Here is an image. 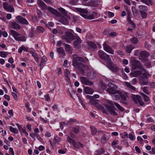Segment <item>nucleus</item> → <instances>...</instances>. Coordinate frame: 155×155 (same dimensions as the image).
I'll return each mask as SVG.
<instances>
[{
    "label": "nucleus",
    "instance_id": "f257e3e1",
    "mask_svg": "<svg viewBox=\"0 0 155 155\" xmlns=\"http://www.w3.org/2000/svg\"><path fill=\"white\" fill-rule=\"evenodd\" d=\"M72 65L76 68L78 69L81 73H84L87 68L86 66L79 62H81L83 63H86L88 62V60H85L81 57H78L76 55H73Z\"/></svg>",
    "mask_w": 155,
    "mask_h": 155
},
{
    "label": "nucleus",
    "instance_id": "f03ea898",
    "mask_svg": "<svg viewBox=\"0 0 155 155\" xmlns=\"http://www.w3.org/2000/svg\"><path fill=\"white\" fill-rule=\"evenodd\" d=\"M137 71L134 72V73L136 76H139L142 75V76L140 78L139 82L141 85H144L148 84V78L150 77L151 74L146 71Z\"/></svg>",
    "mask_w": 155,
    "mask_h": 155
},
{
    "label": "nucleus",
    "instance_id": "7ed1b4c3",
    "mask_svg": "<svg viewBox=\"0 0 155 155\" xmlns=\"http://www.w3.org/2000/svg\"><path fill=\"white\" fill-rule=\"evenodd\" d=\"M108 87L107 89V91L110 94H120V91L116 90L117 89V86L112 83L109 82L107 84Z\"/></svg>",
    "mask_w": 155,
    "mask_h": 155
},
{
    "label": "nucleus",
    "instance_id": "20e7f679",
    "mask_svg": "<svg viewBox=\"0 0 155 155\" xmlns=\"http://www.w3.org/2000/svg\"><path fill=\"white\" fill-rule=\"evenodd\" d=\"M131 62L132 67L134 69H140L144 71H145L143 65L139 61L136 60L133 58H131Z\"/></svg>",
    "mask_w": 155,
    "mask_h": 155
},
{
    "label": "nucleus",
    "instance_id": "39448f33",
    "mask_svg": "<svg viewBox=\"0 0 155 155\" xmlns=\"http://www.w3.org/2000/svg\"><path fill=\"white\" fill-rule=\"evenodd\" d=\"M76 37V36H75L71 32L65 31V34L63 35L62 38L63 40L66 41L67 42L71 43L75 39Z\"/></svg>",
    "mask_w": 155,
    "mask_h": 155
},
{
    "label": "nucleus",
    "instance_id": "423d86ee",
    "mask_svg": "<svg viewBox=\"0 0 155 155\" xmlns=\"http://www.w3.org/2000/svg\"><path fill=\"white\" fill-rule=\"evenodd\" d=\"M11 35L13 37L15 40L18 41H25L26 40L25 37L23 36L19 37L20 34L16 31L11 30L10 31Z\"/></svg>",
    "mask_w": 155,
    "mask_h": 155
},
{
    "label": "nucleus",
    "instance_id": "0eeeda50",
    "mask_svg": "<svg viewBox=\"0 0 155 155\" xmlns=\"http://www.w3.org/2000/svg\"><path fill=\"white\" fill-rule=\"evenodd\" d=\"M105 107L109 111L111 114L115 116L117 115V114L113 109L114 106L111 101L110 100L107 101L106 104H105Z\"/></svg>",
    "mask_w": 155,
    "mask_h": 155
},
{
    "label": "nucleus",
    "instance_id": "6e6552de",
    "mask_svg": "<svg viewBox=\"0 0 155 155\" xmlns=\"http://www.w3.org/2000/svg\"><path fill=\"white\" fill-rule=\"evenodd\" d=\"M141 16L143 18H145L147 17L146 12L148 10L147 7L145 5H140L138 6Z\"/></svg>",
    "mask_w": 155,
    "mask_h": 155
},
{
    "label": "nucleus",
    "instance_id": "1a4fd4ad",
    "mask_svg": "<svg viewBox=\"0 0 155 155\" xmlns=\"http://www.w3.org/2000/svg\"><path fill=\"white\" fill-rule=\"evenodd\" d=\"M98 54L101 59L105 60H107V62L111 59L109 55L101 50L98 51Z\"/></svg>",
    "mask_w": 155,
    "mask_h": 155
},
{
    "label": "nucleus",
    "instance_id": "9d476101",
    "mask_svg": "<svg viewBox=\"0 0 155 155\" xmlns=\"http://www.w3.org/2000/svg\"><path fill=\"white\" fill-rule=\"evenodd\" d=\"M58 19V21L62 24L64 25H68L69 23L68 20L70 19V17L68 15L60 16Z\"/></svg>",
    "mask_w": 155,
    "mask_h": 155
},
{
    "label": "nucleus",
    "instance_id": "9b49d317",
    "mask_svg": "<svg viewBox=\"0 0 155 155\" xmlns=\"http://www.w3.org/2000/svg\"><path fill=\"white\" fill-rule=\"evenodd\" d=\"M107 67L110 68L113 72H116L118 70L117 67L116 65L113 63L111 59L107 62Z\"/></svg>",
    "mask_w": 155,
    "mask_h": 155
},
{
    "label": "nucleus",
    "instance_id": "f8f14e48",
    "mask_svg": "<svg viewBox=\"0 0 155 155\" xmlns=\"http://www.w3.org/2000/svg\"><path fill=\"white\" fill-rule=\"evenodd\" d=\"M132 99L136 103H139L141 106L143 105L144 104V102L142 101V97L139 95L134 96Z\"/></svg>",
    "mask_w": 155,
    "mask_h": 155
},
{
    "label": "nucleus",
    "instance_id": "ddd939ff",
    "mask_svg": "<svg viewBox=\"0 0 155 155\" xmlns=\"http://www.w3.org/2000/svg\"><path fill=\"white\" fill-rule=\"evenodd\" d=\"M76 40L73 42L74 47L75 48L79 49L81 48V44L82 42V40L80 37L78 36H76Z\"/></svg>",
    "mask_w": 155,
    "mask_h": 155
},
{
    "label": "nucleus",
    "instance_id": "4468645a",
    "mask_svg": "<svg viewBox=\"0 0 155 155\" xmlns=\"http://www.w3.org/2000/svg\"><path fill=\"white\" fill-rule=\"evenodd\" d=\"M80 80L81 81L82 84L88 86H90L93 84V83L86 77H81Z\"/></svg>",
    "mask_w": 155,
    "mask_h": 155
},
{
    "label": "nucleus",
    "instance_id": "2eb2a0df",
    "mask_svg": "<svg viewBox=\"0 0 155 155\" xmlns=\"http://www.w3.org/2000/svg\"><path fill=\"white\" fill-rule=\"evenodd\" d=\"M104 49L106 52L112 54H114V50L109 46L107 45L106 42L103 45Z\"/></svg>",
    "mask_w": 155,
    "mask_h": 155
},
{
    "label": "nucleus",
    "instance_id": "dca6fc26",
    "mask_svg": "<svg viewBox=\"0 0 155 155\" xmlns=\"http://www.w3.org/2000/svg\"><path fill=\"white\" fill-rule=\"evenodd\" d=\"M82 16L85 18L88 19H92L97 17V14L95 12H93L91 14H88V15L82 14Z\"/></svg>",
    "mask_w": 155,
    "mask_h": 155
},
{
    "label": "nucleus",
    "instance_id": "f3484780",
    "mask_svg": "<svg viewBox=\"0 0 155 155\" xmlns=\"http://www.w3.org/2000/svg\"><path fill=\"white\" fill-rule=\"evenodd\" d=\"M4 8L9 12H13L14 8L11 5L8 4L7 2H4L3 4Z\"/></svg>",
    "mask_w": 155,
    "mask_h": 155
},
{
    "label": "nucleus",
    "instance_id": "a211bd4d",
    "mask_svg": "<svg viewBox=\"0 0 155 155\" xmlns=\"http://www.w3.org/2000/svg\"><path fill=\"white\" fill-rule=\"evenodd\" d=\"M9 26L13 29H19L21 28V26L15 22H10Z\"/></svg>",
    "mask_w": 155,
    "mask_h": 155
},
{
    "label": "nucleus",
    "instance_id": "6ab92c4d",
    "mask_svg": "<svg viewBox=\"0 0 155 155\" xmlns=\"http://www.w3.org/2000/svg\"><path fill=\"white\" fill-rule=\"evenodd\" d=\"M16 19L19 22L23 24L26 25H28V22L26 19L23 18L22 16H17Z\"/></svg>",
    "mask_w": 155,
    "mask_h": 155
},
{
    "label": "nucleus",
    "instance_id": "aec40b11",
    "mask_svg": "<svg viewBox=\"0 0 155 155\" xmlns=\"http://www.w3.org/2000/svg\"><path fill=\"white\" fill-rule=\"evenodd\" d=\"M37 4L39 7L42 10H45L47 9L46 4L41 0H38Z\"/></svg>",
    "mask_w": 155,
    "mask_h": 155
},
{
    "label": "nucleus",
    "instance_id": "412c9836",
    "mask_svg": "<svg viewBox=\"0 0 155 155\" xmlns=\"http://www.w3.org/2000/svg\"><path fill=\"white\" fill-rule=\"evenodd\" d=\"M48 11L51 13L57 16H60L61 15V14L57 10L53 8L48 7H47V9Z\"/></svg>",
    "mask_w": 155,
    "mask_h": 155
},
{
    "label": "nucleus",
    "instance_id": "4be33fe9",
    "mask_svg": "<svg viewBox=\"0 0 155 155\" xmlns=\"http://www.w3.org/2000/svg\"><path fill=\"white\" fill-rule=\"evenodd\" d=\"M120 95L121 98V100L123 103L124 104H126V103L125 101L127 100V98L126 96V94L125 93H123L121 91H120V93L118 94Z\"/></svg>",
    "mask_w": 155,
    "mask_h": 155
},
{
    "label": "nucleus",
    "instance_id": "5701e85b",
    "mask_svg": "<svg viewBox=\"0 0 155 155\" xmlns=\"http://www.w3.org/2000/svg\"><path fill=\"white\" fill-rule=\"evenodd\" d=\"M57 51L61 57H64L66 55L64 50L62 47L58 48L57 49Z\"/></svg>",
    "mask_w": 155,
    "mask_h": 155
},
{
    "label": "nucleus",
    "instance_id": "b1692460",
    "mask_svg": "<svg viewBox=\"0 0 155 155\" xmlns=\"http://www.w3.org/2000/svg\"><path fill=\"white\" fill-rule=\"evenodd\" d=\"M65 49L66 51L69 54H72V48L70 45L64 44Z\"/></svg>",
    "mask_w": 155,
    "mask_h": 155
},
{
    "label": "nucleus",
    "instance_id": "393cba45",
    "mask_svg": "<svg viewBox=\"0 0 155 155\" xmlns=\"http://www.w3.org/2000/svg\"><path fill=\"white\" fill-rule=\"evenodd\" d=\"M77 10L78 12L81 13V16L82 14L88 15V14L89 13L87 9L78 8H77Z\"/></svg>",
    "mask_w": 155,
    "mask_h": 155
},
{
    "label": "nucleus",
    "instance_id": "a878e982",
    "mask_svg": "<svg viewBox=\"0 0 155 155\" xmlns=\"http://www.w3.org/2000/svg\"><path fill=\"white\" fill-rule=\"evenodd\" d=\"M97 0H91L90 3H88L85 5L86 6H91L94 7H96L98 6Z\"/></svg>",
    "mask_w": 155,
    "mask_h": 155
},
{
    "label": "nucleus",
    "instance_id": "bb28decb",
    "mask_svg": "<svg viewBox=\"0 0 155 155\" xmlns=\"http://www.w3.org/2000/svg\"><path fill=\"white\" fill-rule=\"evenodd\" d=\"M124 83L126 87L128 88L129 89L133 91H136V88L133 86H132L131 84L129 82H124Z\"/></svg>",
    "mask_w": 155,
    "mask_h": 155
},
{
    "label": "nucleus",
    "instance_id": "cd10ccee",
    "mask_svg": "<svg viewBox=\"0 0 155 155\" xmlns=\"http://www.w3.org/2000/svg\"><path fill=\"white\" fill-rule=\"evenodd\" d=\"M84 91L87 94H91L93 93L94 91L90 87H86L84 88Z\"/></svg>",
    "mask_w": 155,
    "mask_h": 155
},
{
    "label": "nucleus",
    "instance_id": "c85d7f7f",
    "mask_svg": "<svg viewBox=\"0 0 155 155\" xmlns=\"http://www.w3.org/2000/svg\"><path fill=\"white\" fill-rule=\"evenodd\" d=\"M149 55V53L146 51H141L140 52V58H143L147 57Z\"/></svg>",
    "mask_w": 155,
    "mask_h": 155
},
{
    "label": "nucleus",
    "instance_id": "c756f323",
    "mask_svg": "<svg viewBox=\"0 0 155 155\" xmlns=\"http://www.w3.org/2000/svg\"><path fill=\"white\" fill-rule=\"evenodd\" d=\"M107 136L106 134H104L102 135L101 138V142L103 144L106 143L108 140Z\"/></svg>",
    "mask_w": 155,
    "mask_h": 155
},
{
    "label": "nucleus",
    "instance_id": "7c9ffc66",
    "mask_svg": "<svg viewBox=\"0 0 155 155\" xmlns=\"http://www.w3.org/2000/svg\"><path fill=\"white\" fill-rule=\"evenodd\" d=\"M134 48V47L132 45H128L126 48V51L127 53H130Z\"/></svg>",
    "mask_w": 155,
    "mask_h": 155
},
{
    "label": "nucleus",
    "instance_id": "2f4dec72",
    "mask_svg": "<svg viewBox=\"0 0 155 155\" xmlns=\"http://www.w3.org/2000/svg\"><path fill=\"white\" fill-rule=\"evenodd\" d=\"M105 150L104 148L103 147H101L98 150H97L96 151L95 153L97 155H101L105 152Z\"/></svg>",
    "mask_w": 155,
    "mask_h": 155
},
{
    "label": "nucleus",
    "instance_id": "473e14b6",
    "mask_svg": "<svg viewBox=\"0 0 155 155\" xmlns=\"http://www.w3.org/2000/svg\"><path fill=\"white\" fill-rule=\"evenodd\" d=\"M81 130V127L79 126H77L73 127V131L76 134L79 133Z\"/></svg>",
    "mask_w": 155,
    "mask_h": 155
},
{
    "label": "nucleus",
    "instance_id": "72a5a7b5",
    "mask_svg": "<svg viewBox=\"0 0 155 155\" xmlns=\"http://www.w3.org/2000/svg\"><path fill=\"white\" fill-rule=\"evenodd\" d=\"M96 108L99 110H101L104 113H107L105 109L101 104L97 105L96 106Z\"/></svg>",
    "mask_w": 155,
    "mask_h": 155
},
{
    "label": "nucleus",
    "instance_id": "f704fd0d",
    "mask_svg": "<svg viewBox=\"0 0 155 155\" xmlns=\"http://www.w3.org/2000/svg\"><path fill=\"white\" fill-rule=\"evenodd\" d=\"M61 140V138L58 136H56L54 137L53 139V143H58Z\"/></svg>",
    "mask_w": 155,
    "mask_h": 155
},
{
    "label": "nucleus",
    "instance_id": "c9c22d12",
    "mask_svg": "<svg viewBox=\"0 0 155 155\" xmlns=\"http://www.w3.org/2000/svg\"><path fill=\"white\" fill-rule=\"evenodd\" d=\"M32 55L34 57L35 61L37 62H38L39 57H38L37 54L35 52H33L32 53Z\"/></svg>",
    "mask_w": 155,
    "mask_h": 155
},
{
    "label": "nucleus",
    "instance_id": "e433bc0d",
    "mask_svg": "<svg viewBox=\"0 0 155 155\" xmlns=\"http://www.w3.org/2000/svg\"><path fill=\"white\" fill-rule=\"evenodd\" d=\"M143 91L148 95H149L150 93L148 90V87H144L142 88Z\"/></svg>",
    "mask_w": 155,
    "mask_h": 155
},
{
    "label": "nucleus",
    "instance_id": "4c0bfd02",
    "mask_svg": "<svg viewBox=\"0 0 155 155\" xmlns=\"http://www.w3.org/2000/svg\"><path fill=\"white\" fill-rule=\"evenodd\" d=\"M87 44L91 47L94 48H97V46L96 44L93 42H87Z\"/></svg>",
    "mask_w": 155,
    "mask_h": 155
},
{
    "label": "nucleus",
    "instance_id": "58836bf2",
    "mask_svg": "<svg viewBox=\"0 0 155 155\" xmlns=\"http://www.w3.org/2000/svg\"><path fill=\"white\" fill-rule=\"evenodd\" d=\"M140 1L143 3H145L147 5H151L152 1L151 0H140Z\"/></svg>",
    "mask_w": 155,
    "mask_h": 155
},
{
    "label": "nucleus",
    "instance_id": "ea45409f",
    "mask_svg": "<svg viewBox=\"0 0 155 155\" xmlns=\"http://www.w3.org/2000/svg\"><path fill=\"white\" fill-rule=\"evenodd\" d=\"M132 12L134 16H136L138 13V12L136 9L135 6H132L131 8Z\"/></svg>",
    "mask_w": 155,
    "mask_h": 155
},
{
    "label": "nucleus",
    "instance_id": "a19ab883",
    "mask_svg": "<svg viewBox=\"0 0 155 155\" xmlns=\"http://www.w3.org/2000/svg\"><path fill=\"white\" fill-rule=\"evenodd\" d=\"M90 128L91 130V134L93 135H95L97 132L96 128L94 127H91Z\"/></svg>",
    "mask_w": 155,
    "mask_h": 155
},
{
    "label": "nucleus",
    "instance_id": "79ce46f5",
    "mask_svg": "<svg viewBox=\"0 0 155 155\" xmlns=\"http://www.w3.org/2000/svg\"><path fill=\"white\" fill-rule=\"evenodd\" d=\"M130 41L131 43L135 44L137 43L138 41L137 38L135 37L132 38Z\"/></svg>",
    "mask_w": 155,
    "mask_h": 155
},
{
    "label": "nucleus",
    "instance_id": "37998d69",
    "mask_svg": "<svg viewBox=\"0 0 155 155\" xmlns=\"http://www.w3.org/2000/svg\"><path fill=\"white\" fill-rule=\"evenodd\" d=\"M8 54V52L0 51V56L3 58H6Z\"/></svg>",
    "mask_w": 155,
    "mask_h": 155
},
{
    "label": "nucleus",
    "instance_id": "c03bdc74",
    "mask_svg": "<svg viewBox=\"0 0 155 155\" xmlns=\"http://www.w3.org/2000/svg\"><path fill=\"white\" fill-rule=\"evenodd\" d=\"M58 10L64 15H67V13L66 12L64 8H58Z\"/></svg>",
    "mask_w": 155,
    "mask_h": 155
},
{
    "label": "nucleus",
    "instance_id": "a18cd8bd",
    "mask_svg": "<svg viewBox=\"0 0 155 155\" xmlns=\"http://www.w3.org/2000/svg\"><path fill=\"white\" fill-rule=\"evenodd\" d=\"M9 129L10 131L13 133L15 134H17L18 133V131L17 129L14 128L12 126L10 127Z\"/></svg>",
    "mask_w": 155,
    "mask_h": 155
},
{
    "label": "nucleus",
    "instance_id": "49530a36",
    "mask_svg": "<svg viewBox=\"0 0 155 155\" xmlns=\"http://www.w3.org/2000/svg\"><path fill=\"white\" fill-rule=\"evenodd\" d=\"M47 61V59L46 57L45 56H43L41 59V62L40 65H41L45 62L46 61Z\"/></svg>",
    "mask_w": 155,
    "mask_h": 155
},
{
    "label": "nucleus",
    "instance_id": "de8ad7c7",
    "mask_svg": "<svg viewBox=\"0 0 155 155\" xmlns=\"http://www.w3.org/2000/svg\"><path fill=\"white\" fill-rule=\"evenodd\" d=\"M67 141L69 142L70 144H72L74 142V140L68 136H67Z\"/></svg>",
    "mask_w": 155,
    "mask_h": 155
},
{
    "label": "nucleus",
    "instance_id": "09e8293b",
    "mask_svg": "<svg viewBox=\"0 0 155 155\" xmlns=\"http://www.w3.org/2000/svg\"><path fill=\"white\" fill-rule=\"evenodd\" d=\"M114 104L116 107L119 110L121 111H123L124 110V109L121 107L119 104L117 103H115Z\"/></svg>",
    "mask_w": 155,
    "mask_h": 155
},
{
    "label": "nucleus",
    "instance_id": "8fccbe9b",
    "mask_svg": "<svg viewBox=\"0 0 155 155\" xmlns=\"http://www.w3.org/2000/svg\"><path fill=\"white\" fill-rule=\"evenodd\" d=\"M38 31L39 33H43L44 31V29L41 26H38L37 27Z\"/></svg>",
    "mask_w": 155,
    "mask_h": 155
},
{
    "label": "nucleus",
    "instance_id": "3c124183",
    "mask_svg": "<svg viewBox=\"0 0 155 155\" xmlns=\"http://www.w3.org/2000/svg\"><path fill=\"white\" fill-rule=\"evenodd\" d=\"M72 144L73 145L74 147L76 149H78L79 148V147L78 142L77 143L75 140H74V143H72Z\"/></svg>",
    "mask_w": 155,
    "mask_h": 155
},
{
    "label": "nucleus",
    "instance_id": "603ef678",
    "mask_svg": "<svg viewBox=\"0 0 155 155\" xmlns=\"http://www.w3.org/2000/svg\"><path fill=\"white\" fill-rule=\"evenodd\" d=\"M25 107L27 109L28 112H30L31 111V108L29 107V104L28 103H27L25 104Z\"/></svg>",
    "mask_w": 155,
    "mask_h": 155
},
{
    "label": "nucleus",
    "instance_id": "864d4df0",
    "mask_svg": "<svg viewBox=\"0 0 155 155\" xmlns=\"http://www.w3.org/2000/svg\"><path fill=\"white\" fill-rule=\"evenodd\" d=\"M141 51H140L139 50H137L135 51L134 53V55L136 56H140V52Z\"/></svg>",
    "mask_w": 155,
    "mask_h": 155
},
{
    "label": "nucleus",
    "instance_id": "5fc2aeb1",
    "mask_svg": "<svg viewBox=\"0 0 155 155\" xmlns=\"http://www.w3.org/2000/svg\"><path fill=\"white\" fill-rule=\"evenodd\" d=\"M36 137L39 141L41 142H43L44 141L41 138L40 135L38 134L36 135Z\"/></svg>",
    "mask_w": 155,
    "mask_h": 155
},
{
    "label": "nucleus",
    "instance_id": "6e6d98bb",
    "mask_svg": "<svg viewBox=\"0 0 155 155\" xmlns=\"http://www.w3.org/2000/svg\"><path fill=\"white\" fill-rule=\"evenodd\" d=\"M21 130L22 132L25 134V136L26 137L28 136V133L26 131L25 128L24 127V128H22L21 129Z\"/></svg>",
    "mask_w": 155,
    "mask_h": 155
},
{
    "label": "nucleus",
    "instance_id": "4d7b16f0",
    "mask_svg": "<svg viewBox=\"0 0 155 155\" xmlns=\"http://www.w3.org/2000/svg\"><path fill=\"white\" fill-rule=\"evenodd\" d=\"M45 100L47 101H50V99L49 97V95L48 94H47L45 95Z\"/></svg>",
    "mask_w": 155,
    "mask_h": 155
},
{
    "label": "nucleus",
    "instance_id": "13d9d810",
    "mask_svg": "<svg viewBox=\"0 0 155 155\" xmlns=\"http://www.w3.org/2000/svg\"><path fill=\"white\" fill-rule=\"evenodd\" d=\"M131 83L133 84H135L137 82V79L136 78H134L131 81Z\"/></svg>",
    "mask_w": 155,
    "mask_h": 155
},
{
    "label": "nucleus",
    "instance_id": "bf43d9fd",
    "mask_svg": "<svg viewBox=\"0 0 155 155\" xmlns=\"http://www.w3.org/2000/svg\"><path fill=\"white\" fill-rule=\"evenodd\" d=\"M129 138L132 140H134L135 139L134 135L131 134H129Z\"/></svg>",
    "mask_w": 155,
    "mask_h": 155
},
{
    "label": "nucleus",
    "instance_id": "052dcab7",
    "mask_svg": "<svg viewBox=\"0 0 155 155\" xmlns=\"http://www.w3.org/2000/svg\"><path fill=\"white\" fill-rule=\"evenodd\" d=\"M114 98L116 100H119L120 99V97L119 96L115 95L113 96Z\"/></svg>",
    "mask_w": 155,
    "mask_h": 155
},
{
    "label": "nucleus",
    "instance_id": "680f3d73",
    "mask_svg": "<svg viewBox=\"0 0 155 155\" xmlns=\"http://www.w3.org/2000/svg\"><path fill=\"white\" fill-rule=\"evenodd\" d=\"M37 134H32L31 133L30 134V135L31 137L34 140H35V137H36V135Z\"/></svg>",
    "mask_w": 155,
    "mask_h": 155
},
{
    "label": "nucleus",
    "instance_id": "e2e57ef3",
    "mask_svg": "<svg viewBox=\"0 0 155 155\" xmlns=\"http://www.w3.org/2000/svg\"><path fill=\"white\" fill-rule=\"evenodd\" d=\"M137 140L140 141V143H142V141L143 140L142 138L140 136H138L137 138Z\"/></svg>",
    "mask_w": 155,
    "mask_h": 155
},
{
    "label": "nucleus",
    "instance_id": "0e129e2a",
    "mask_svg": "<svg viewBox=\"0 0 155 155\" xmlns=\"http://www.w3.org/2000/svg\"><path fill=\"white\" fill-rule=\"evenodd\" d=\"M109 35L112 37L115 36H116L117 34L115 32H111L109 34Z\"/></svg>",
    "mask_w": 155,
    "mask_h": 155
},
{
    "label": "nucleus",
    "instance_id": "69168bd1",
    "mask_svg": "<svg viewBox=\"0 0 155 155\" xmlns=\"http://www.w3.org/2000/svg\"><path fill=\"white\" fill-rule=\"evenodd\" d=\"M117 54L120 55H124V53L121 50H118L117 51Z\"/></svg>",
    "mask_w": 155,
    "mask_h": 155
},
{
    "label": "nucleus",
    "instance_id": "338daca9",
    "mask_svg": "<svg viewBox=\"0 0 155 155\" xmlns=\"http://www.w3.org/2000/svg\"><path fill=\"white\" fill-rule=\"evenodd\" d=\"M135 149L136 150V151L138 153H140V150L139 148L137 146H136L135 147Z\"/></svg>",
    "mask_w": 155,
    "mask_h": 155
},
{
    "label": "nucleus",
    "instance_id": "774afa93",
    "mask_svg": "<svg viewBox=\"0 0 155 155\" xmlns=\"http://www.w3.org/2000/svg\"><path fill=\"white\" fill-rule=\"evenodd\" d=\"M150 86L153 88H155V83L153 82H151L150 83Z\"/></svg>",
    "mask_w": 155,
    "mask_h": 155
}]
</instances>
